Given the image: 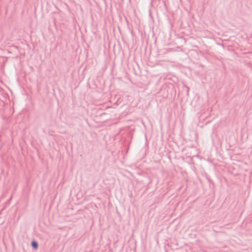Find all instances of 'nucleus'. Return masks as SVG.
<instances>
[{"instance_id": "obj_1", "label": "nucleus", "mask_w": 252, "mask_h": 252, "mask_svg": "<svg viewBox=\"0 0 252 252\" xmlns=\"http://www.w3.org/2000/svg\"><path fill=\"white\" fill-rule=\"evenodd\" d=\"M32 246L35 249H36L38 247V245L35 241H32Z\"/></svg>"}]
</instances>
